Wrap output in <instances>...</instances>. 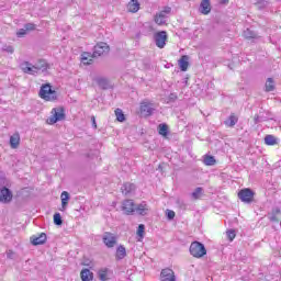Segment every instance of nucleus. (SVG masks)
<instances>
[{
	"label": "nucleus",
	"mask_w": 281,
	"mask_h": 281,
	"mask_svg": "<svg viewBox=\"0 0 281 281\" xmlns=\"http://www.w3.org/2000/svg\"><path fill=\"white\" fill-rule=\"evenodd\" d=\"M254 194L251 189H241L238 192V199H240L243 203H251L254 201Z\"/></svg>",
	"instance_id": "obj_7"
},
{
	"label": "nucleus",
	"mask_w": 281,
	"mask_h": 281,
	"mask_svg": "<svg viewBox=\"0 0 281 281\" xmlns=\"http://www.w3.org/2000/svg\"><path fill=\"white\" fill-rule=\"evenodd\" d=\"M47 240V235L45 233H42L37 237L32 238V245H45V241Z\"/></svg>",
	"instance_id": "obj_20"
},
{
	"label": "nucleus",
	"mask_w": 281,
	"mask_h": 281,
	"mask_svg": "<svg viewBox=\"0 0 281 281\" xmlns=\"http://www.w3.org/2000/svg\"><path fill=\"white\" fill-rule=\"evenodd\" d=\"M80 276H81V280L82 281H91V280H93V272H91V270H89L87 268L81 270Z\"/></svg>",
	"instance_id": "obj_22"
},
{
	"label": "nucleus",
	"mask_w": 281,
	"mask_h": 281,
	"mask_svg": "<svg viewBox=\"0 0 281 281\" xmlns=\"http://www.w3.org/2000/svg\"><path fill=\"white\" fill-rule=\"evenodd\" d=\"M265 144L267 146H276V144H278V138H276L273 135H267L265 137Z\"/></svg>",
	"instance_id": "obj_28"
},
{
	"label": "nucleus",
	"mask_w": 281,
	"mask_h": 281,
	"mask_svg": "<svg viewBox=\"0 0 281 281\" xmlns=\"http://www.w3.org/2000/svg\"><path fill=\"white\" fill-rule=\"evenodd\" d=\"M177 93H170L169 94V100H170V102H175V100H177Z\"/></svg>",
	"instance_id": "obj_43"
},
{
	"label": "nucleus",
	"mask_w": 281,
	"mask_h": 281,
	"mask_svg": "<svg viewBox=\"0 0 281 281\" xmlns=\"http://www.w3.org/2000/svg\"><path fill=\"white\" fill-rule=\"evenodd\" d=\"M135 184L127 182L124 183L121 188L122 194H124L125 196H128V194H133V192H135Z\"/></svg>",
	"instance_id": "obj_14"
},
{
	"label": "nucleus",
	"mask_w": 281,
	"mask_h": 281,
	"mask_svg": "<svg viewBox=\"0 0 281 281\" xmlns=\"http://www.w3.org/2000/svg\"><path fill=\"white\" fill-rule=\"evenodd\" d=\"M146 229V226H144V224H140L138 226V229H137V236H139V238H144V231Z\"/></svg>",
	"instance_id": "obj_37"
},
{
	"label": "nucleus",
	"mask_w": 281,
	"mask_h": 281,
	"mask_svg": "<svg viewBox=\"0 0 281 281\" xmlns=\"http://www.w3.org/2000/svg\"><path fill=\"white\" fill-rule=\"evenodd\" d=\"M160 12H164L165 16L166 14H170V12H172V9L170 7H166L162 11Z\"/></svg>",
	"instance_id": "obj_42"
},
{
	"label": "nucleus",
	"mask_w": 281,
	"mask_h": 281,
	"mask_svg": "<svg viewBox=\"0 0 281 281\" xmlns=\"http://www.w3.org/2000/svg\"><path fill=\"white\" fill-rule=\"evenodd\" d=\"M7 256H8V258H13L14 252H12V250H9V251L7 252Z\"/></svg>",
	"instance_id": "obj_45"
},
{
	"label": "nucleus",
	"mask_w": 281,
	"mask_h": 281,
	"mask_svg": "<svg viewBox=\"0 0 281 281\" xmlns=\"http://www.w3.org/2000/svg\"><path fill=\"white\" fill-rule=\"evenodd\" d=\"M38 95L45 102H55V100H58V92L52 89V85L49 83L42 85Z\"/></svg>",
	"instance_id": "obj_2"
},
{
	"label": "nucleus",
	"mask_w": 281,
	"mask_h": 281,
	"mask_svg": "<svg viewBox=\"0 0 281 281\" xmlns=\"http://www.w3.org/2000/svg\"><path fill=\"white\" fill-rule=\"evenodd\" d=\"M189 251L193 258H203L207 254V249H205V245L201 244V241H193L190 245Z\"/></svg>",
	"instance_id": "obj_3"
},
{
	"label": "nucleus",
	"mask_w": 281,
	"mask_h": 281,
	"mask_svg": "<svg viewBox=\"0 0 281 281\" xmlns=\"http://www.w3.org/2000/svg\"><path fill=\"white\" fill-rule=\"evenodd\" d=\"M21 144V136L19 133L13 134L10 137V146L11 148H19V145Z\"/></svg>",
	"instance_id": "obj_19"
},
{
	"label": "nucleus",
	"mask_w": 281,
	"mask_h": 281,
	"mask_svg": "<svg viewBox=\"0 0 281 281\" xmlns=\"http://www.w3.org/2000/svg\"><path fill=\"white\" fill-rule=\"evenodd\" d=\"M103 243L106 245L110 249L115 247L117 244V237L113 235V233H104L103 234Z\"/></svg>",
	"instance_id": "obj_10"
},
{
	"label": "nucleus",
	"mask_w": 281,
	"mask_h": 281,
	"mask_svg": "<svg viewBox=\"0 0 281 281\" xmlns=\"http://www.w3.org/2000/svg\"><path fill=\"white\" fill-rule=\"evenodd\" d=\"M167 217L169 221H172V218H175V211L167 210Z\"/></svg>",
	"instance_id": "obj_41"
},
{
	"label": "nucleus",
	"mask_w": 281,
	"mask_h": 281,
	"mask_svg": "<svg viewBox=\"0 0 281 281\" xmlns=\"http://www.w3.org/2000/svg\"><path fill=\"white\" fill-rule=\"evenodd\" d=\"M227 236L229 240H234L236 238V233L234 231H228Z\"/></svg>",
	"instance_id": "obj_40"
},
{
	"label": "nucleus",
	"mask_w": 281,
	"mask_h": 281,
	"mask_svg": "<svg viewBox=\"0 0 281 281\" xmlns=\"http://www.w3.org/2000/svg\"><path fill=\"white\" fill-rule=\"evenodd\" d=\"M166 14H164V12H159L155 15L154 21L157 25H166Z\"/></svg>",
	"instance_id": "obj_23"
},
{
	"label": "nucleus",
	"mask_w": 281,
	"mask_h": 281,
	"mask_svg": "<svg viewBox=\"0 0 281 281\" xmlns=\"http://www.w3.org/2000/svg\"><path fill=\"white\" fill-rule=\"evenodd\" d=\"M244 36L246 38H258V35L256 34V32L251 31L250 29H246L244 31Z\"/></svg>",
	"instance_id": "obj_33"
},
{
	"label": "nucleus",
	"mask_w": 281,
	"mask_h": 281,
	"mask_svg": "<svg viewBox=\"0 0 281 281\" xmlns=\"http://www.w3.org/2000/svg\"><path fill=\"white\" fill-rule=\"evenodd\" d=\"M203 164L205 166H214L216 164V158H214V156L205 155Z\"/></svg>",
	"instance_id": "obj_30"
},
{
	"label": "nucleus",
	"mask_w": 281,
	"mask_h": 281,
	"mask_svg": "<svg viewBox=\"0 0 281 281\" xmlns=\"http://www.w3.org/2000/svg\"><path fill=\"white\" fill-rule=\"evenodd\" d=\"M203 195V188L198 187L192 193L191 196L192 199L196 200V199H201V196Z\"/></svg>",
	"instance_id": "obj_32"
},
{
	"label": "nucleus",
	"mask_w": 281,
	"mask_h": 281,
	"mask_svg": "<svg viewBox=\"0 0 281 281\" xmlns=\"http://www.w3.org/2000/svg\"><path fill=\"white\" fill-rule=\"evenodd\" d=\"M189 58L188 55H183L180 59H179V67L181 69V71H188V67H189V63H188Z\"/></svg>",
	"instance_id": "obj_21"
},
{
	"label": "nucleus",
	"mask_w": 281,
	"mask_h": 281,
	"mask_svg": "<svg viewBox=\"0 0 281 281\" xmlns=\"http://www.w3.org/2000/svg\"><path fill=\"white\" fill-rule=\"evenodd\" d=\"M224 124L225 126L233 128V126H236V124H238V116H236V114H231L228 119L224 122Z\"/></svg>",
	"instance_id": "obj_18"
},
{
	"label": "nucleus",
	"mask_w": 281,
	"mask_h": 281,
	"mask_svg": "<svg viewBox=\"0 0 281 281\" xmlns=\"http://www.w3.org/2000/svg\"><path fill=\"white\" fill-rule=\"evenodd\" d=\"M122 210L124 214H127V216L131 214H135V202L133 200L123 201Z\"/></svg>",
	"instance_id": "obj_11"
},
{
	"label": "nucleus",
	"mask_w": 281,
	"mask_h": 281,
	"mask_svg": "<svg viewBox=\"0 0 281 281\" xmlns=\"http://www.w3.org/2000/svg\"><path fill=\"white\" fill-rule=\"evenodd\" d=\"M91 122H92L93 128H98V124L95 123V116H91Z\"/></svg>",
	"instance_id": "obj_44"
},
{
	"label": "nucleus",
	"mask_w": 281,
	"mask_h": 281,
	"mask_svg": "<svg viewBox=\"0 0 281 281\" xmlns=\"http://www.w3.org/2000/svg\"><path fill=\"white\" fill-rule=\"evenodd\" d=\"M115 115H116L117 122H124V120H126V117L124 116V112H122V110L120 109L115 110Z\"/></svg>",
	"instance_id": "obj_34"
},
{
	"label": "nucleus",
	"mask_w": 281,
	"mask_h": 281,
	"mask_svg": "<svg viewBox=\"0 0 281 281\" xmlns=\"http://www.w3.org/2000/svg\"><path fill=\"white\" fill-rule=\"evenodd\" d=\"M25 34H27V31L26 29H20L18 32H16V36L18 38H23V36H25Z\"/></svg>",
	"instance_id": "obj_39"
},
{
	"label": "nucleus",
	"mask_w": 281,
	"mask_h": 281,
	"mask_svg": "<svg viewBox=\"0 0 281 281\" xmlns=\"http://www.w3.org/2000/svg\"><path fill=\"white\" fill-rule=\"evenodd\" d=\"M266 91H267V93H270V91H276V81H273V78L267 79Z\"/></svg>",
	"instance_id": "obj_26"
},
{
	"label": "nucleus",
	"mask_w": 281,
	"mask_h": 281,
	"mask_svg": "<svg viewBox=\"0 0 281 281\" xmlns=\"http://www.w3.org/2000/svg\"><path fill=\"white\" fill-rule=\"evenodd\" d=\"M12 201V191L10 189L3 187L0 190V202L1 203H10Z\"/></svg>",
	"instance_id": "obj_12"
},
{
	"label": "nucleus",
	"mask_w": 281,
	"mask_h": 281,
	"mask_svg": "<svg viewBox=\"0 0 281 281\" xmlns=\"http://www.w3.org/2000/svg\"><path fill=\"white\" fill-rule=\"evenodd\" d=\"M52 115L47 120L48 124H56V122H63L65 120V109L63 108H54L52 110Z\"/></svg>",
	"instance_id": "obj_4"
},
{
	"label": "nucleus",
	"mask_w": 281,
	"mask_h": 281,
	"mask_svg": "<svg viewBox=\"0 0 281 281\" xmlns=\"http://www.w3.org/2000/svg\"><path fill=\"white\" fill-rule=\"evenodd\" d=\"M24 30H26V32H34V30H36V24L26 23V24H24Z\"/></svg>",
	"instance_id": "obj_36"
},
{
	"label": "nucleus",
	"mask_w": 281,
	"mask_h": 281,
	"mask_svg": "<svg viewBox=\"0 0 281 281\" xmlns=\"http://www.w3.org/2000/svg\"><path fill=\"white\" fill-rule=\"evenodd\" d=\"M2 52H7V54H14V47L10 45H4L2 47Z\"/></svg>",
	"instance_id": "obj_38"
},
{
	"label": "nucleus",
	"mask_w": 281,
	"mask_h": 281,
	"mask_svg": "<svg viewBox=\"0 0 281 281\" xmlns=\"http://www.w3.org/2000/svg\"><path fill=\"white\" fill-rule=\"evenodd\" d=\"M161 281H177V277H175V271L170 268H165L160 272Z\"/></svg>",
	"instance_id": "obj_9"
},
{
	"label": "nucleus",
	"mask_w": 281,
	"mask_h": 281,
	"mask_svg": "<svg viewBox=\"0 0 281 281\" xmlns=\"http://www.w3.org/2000/svg\"><path fill=\"white\" fill-rule=\"evenodd\" d=\"M106 54H109V44L101 42L94 46L92 56H93V58H98V57L104 56Z\"/></svg>",
	"instance_id": "obj_6"
},
{
	"label": "nucleus",
	"mask_w": 281,
	"mask_h": 281,
	"mask_svg": "<svg viewBox=\"0 0 281 281\" xmlns=\"http://www.w3.org/2000/svg\"><path fill=\"white\" fill-rule=\"evenodd\" d=\"M81 63H83V65H91V63H93V54L91 53L81 54Z\"/></svg>",
	"instance_id": "obj_24"
},
{
	"label": "nucleus",
	"mask_w": 281,
	"mask_h": 281,
	"mask_svg": "<svg viewBox=\"0 0 281 281\" xmlns=\"http://www.w3.org/2000/svg\"><path fill=\"white\" fill-rule=\"evenodd\" d=\"M260 122V116L256 115L255 116V124H258Z\"/></svg>",
	"instance_id": "obj_46"
},
{
	"label": "nucleus",
	"mask_w": 281,
	"mask_h": 281,
	"mask_svg": "<svg viewBox=\"0 0 281 281\" xmlns=\"http://www.w3.org/2000/svg\"><path fill=\"white\" fill-rule=\"evenodd\" d=\"M53 221L56 225H63V216L60 215V213H55Z\"/></svg>",
	"instance_id": "obj_35"
},
{
	"label": "nucleus",
	"mask_w": 281,
	"mask_h": 281,
	"mask_svg": "<svg viewBox=\"0 0 281 281\" xmlns=\"http://www.w3.org/2000/svg\"><path fill=\"white\" fill-rule=\"evenodd\" d=\"M212 7H210V0H202L200 4V12L202 14H210Z\"/></svg>",
	"instance_id": "obj_16"
},
{
	"label": "nucleus",
	"mask_w": 281,
	"mask_h": 281,
	"mask_svg": "<svg viewBox=\"0 0 281 281\" xmlns=\"http://www.w3.org/2000/svg\"><path fill=\"white\" fill-rule=\"evenodd\" d=\"M158 133L162 135V137L168 136V125L166 123H161L158 125Z\"/></svg>",
	"instance_id": "obj_29"
},
{
	"label": "nucleus",
	"mask_w": 281,
	"mask_h": 281,
	"mask_svg": "<svg viewBox=\"0 0 281 281\" xmlns=\"http://www.w3.org/2000/svg\"><path fill=\"white\" fill-rule=\"evenodd\" d=\"M135 212L139 216H146L148 215V212H150V206H148V203H146V201H143L140 204L135 206Z\"/></svg>",
	"instance_id": "obj_13"
},
{
	"label": "nucleus",
	"mask_w": 281,
	"mask_h": 281,
	"mask_svg": "<svg viewBox=\"0 0 281 281\" xmlns=\"http://www.w3.org/2000/svg\"><path fill=\"white\" fill-rule=\"evenodd\" d=\"M61 199V207L63 210H65L67 207V203L69 201V192L64 191L60 195Z\"/></svg>",
	"instance_id": "obj_31"
},
{
	"label": "nucleus",
	"mask_w": 281,
	"mask_h": 281,
	"mask_svg": "<svg viewBox=\"0 0 281 281\" xmlns=\"http://www.w3.org/2000/svg\"><path fill=\"white\" fill-rule=\"evenodd\" d=\"M154 41L156 47L164 49V47H166V43H168V33L166 31L156 32L154 34Z\"/></svg>",
	"instance_id": "obj_5"
},
{
	"label": "nucleus",
	"mask_w": 281,
	"mask_h": 281,
	"mask_svg": "<svg viewBox=\"0 0 281 281\" xmlns=\"http://www.w3.org/2000/svg\"><path fill=\"white\" fill-rule=\"evenodd\" d=\"M95 82L99 85V87L101 89H109L110 85H109V79L104 78V77H98L95 78Z\"/></svg>",
	"instance_id": "obj_25"
},
{
	"label": "nucleus",
	"mask_w": 281,
	"mask_h": 281,
	"mask_svg": "<svg viewBox=\"0 0 281 281\" xmlns=\"http://www.w3.org/2000/svg\"><path fill=\"white\" fill-rule=\"evenodd\" d=\"M98 277L101 281L110 280L111 278V270L103 268L98 271Z\"/></svg>",
	"instance_id": "obj_17"
},
{
	"label": "nucleus",
	"mask_w": 281,
	"mask_h": 281,
	"mask_svg": "<svg viewBox=\"0 0 281 281\" xmlns=\"http://www.w3.org/2000/svg\"><path fill=\"white\" fill-rule=\"evenodd\" d=\"M155 112V108H153V104L147 101H143L140 103V115L144 117H150L153 113Z\"/></svg>",
	"instance_id": "obj_8"
},
{
	"label": "nucleus",
	"mask_w": 281,
	"mask_h": 281,
	"mask_svg": "<svg viewBox=\"0 0 281 281\" xmlns=\"http://www.w3.org/2000/svg\"><path fill=\"white\" fill-rule=\"evenodd\" d=\"M21 69L24 74L30 76H36L43 71H47V61L40 60L37 64L32 65L30 61H24L21 64Z\"/></svg>",
	"instance_id": "obj_1"
},
{
	"label": "nucleus",
	"mask_w": 281,
	"mask_h": 281,
	"mask_svg": "<svg viewBox=\"0 0 281 281\" xmlns=\"http://www.w3.org/2000/svg\"><path fill=\"white\" fill-rule=\"evenodd\" d=\"M116 258L117 260H123V258H126V248L123 245L117 247Z\"/></svg>",
	"instance_id": "obj_27"
},
{
	"label": "nucleus",
	"mask_w": 281,
	"mask_h": 281,
	"mask_svg": "<svg viewBox=\"0 0 281 281\" xmlns=\"http://www.w3.org/2000/svg\"><path fill=\"white\" fill-rule=\"evenodd\" d=\"M139 1L138 0H131L127 3V10L132 12L133 14L139 12Z\"/></svg>",
	"instance_id": "obj_15"
}]
</instances>
